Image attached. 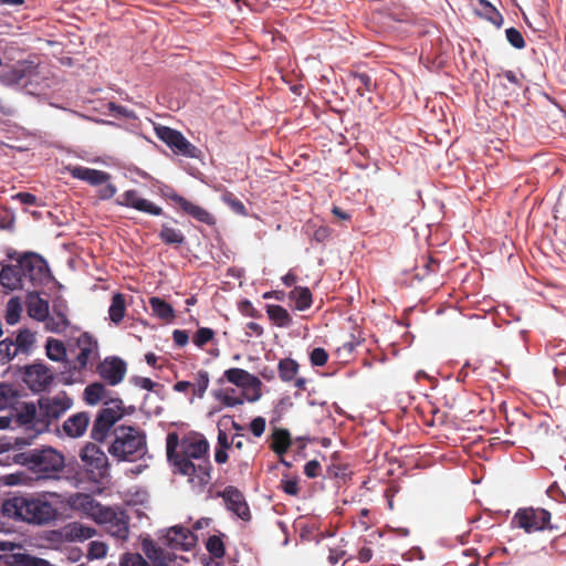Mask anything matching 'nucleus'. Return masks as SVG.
Instances as JSON below:
<instances>
[{"mask_svg": "<svg viewBox=\"0 0 566 566\" xmlns=\"http://www.w3.org/2000/svg\"><path fill=\"white\" fill-rule=\"evenodd\" d=\"M208 451L209 443L202 436L179 441L176 432L167 434V459L174 467V472L188 476V482L195 489L203 490L211 481L212 465Z\"/></svg>", "mask_w": 566, "mask_h": 566, "instance_id": "f257e3e1", "label": "nucleus"}, {"mask_svg": "<svg viewBox=\"0 0 566 566\" xmlns=\"http://www.w3.org/2000/svg\"><path fill=\"white\" fill-rule=\"evenodd\" d=\"M3 516L15 522L32 526H48L59 517L57 509L44 494H13L3 500L1 505Z\"/></svg>", "mask_w": 566, "mask_h": 566, "instance_id": "f03ea898", "label": "nucleus"}, {"mask_svg": "<svg viewBox=\"0 0 566 566\" xmlns=\"http://www.w3.org/2000/svg\"><path fill=\"white\" fill-rule=\"evenodd\" d=\"M73 406V399L66 391H59L53 396H41L38 403H28L24 407L25 421H30V438L50 431L52 424L57 422Z\"/></svg>", "mask_w": 566, "mask_h": 566, "instance_id": "7ed1b4c3", "label": "nucleus"}, {"mask_svg": "<svg viewBox=\"0 0 566 566\" xmlns=\"http://www.w3.org/2000/svg\"><path fill=\"white\" fill-rule=\"evenodd\" d=\"M113 436L108 452L118 461H136L147 451L146 434L139 428L118 426L114 429Z\"/></svg>", "mask_w": 566, "mask_h": 566, "instance_id": "20e7f679", "label": "nucleus"}, {"mask_svg": "<svg viewBox=\"0 0 566 566\" xmlns=\"http://www.w3.org/2000/svg\"><path fill=\"white\" fill-rule=\"evenodd\" d=\"M17 461L43 479L56 478L65 465L64 457L53 448L24 451L17 455Z\"/></svg>", "mask_w": 566, "mask_h": 566, "instance_id": "39448f33", "label": "nucleus"}, {"mask_svg": "<svg viewBox=\"0 0 566 566\" xmlns=\"http://www.w3.org/2000/svg\"><path fill=\"white\" fill-rule=\"evenodd\" d=\"M80 459L90 481L101 483L108 476V459L95 443H86L80 451Z\"/></svg>", "mask_w": 566, "mask_h": 566, "instance_id": "423d86ee", "label": "nucleus"}, {"mask_svg": "<svg viewBox=\"0 0 566 566\" xmlns=\"http://www.w3.org/2000/svg\"><path fill=\"white\" fill-rule=\"evenodd\" d=\"M102 408L92 427V438L95 441H104L109 429L118 421L123 415V401L120 399H109L104 401Z\"/></svg>", "mask_w": 566, "mask_h": 566, "instance_id": "0eeeda50", "label": "nucleus"}, {"mask_svg": "<svg viewBox=\"0 0 566 566\" xmlns=\"http://www.w3.org/2000/svg\"><path fill=\"white\" fill-rule=\"evenodd\" d=\"M0 566H53L44 558L35 557L15 543L0 539Z\"/></svg>", "mask_w": 566, "mask_h": 566, "instance_id": "6e6552de", "label": "nucleus"}, {"mask_svg": "<svg viewBox=\"0 0 566 566\" xmlns=\"http://www.w3.org/2000/svg\"><path fill=\"white\" fill-rule=\"evenodd\" d=\"M551 512L541 507H523L518 509L514 514L512 522L523 528L526 533H533L545 530H553L551 524Z\"/></svg>", "mask_w": 566, "mask_h": 566, "instance_id": "1a4fd4ad", "label": "nucleus"}, {"mask_svg": "<svg viewBox=\"0 0 566 566\" xmlns=\"http://www.w3.org/2000/svg\"><path fill=\"white\" fill-rule=\"evenodd\" d=\"M23 279H28L34 287L48 284L52 279L46 261L36 253H25L19 258Z\"/></svg>", "mask_w": 566, "mask_h": 566, "instance_id": "9d476101", "label": "nucleus"}, {"mask_svg": "<svg viewBox=\"0 0 566 566\" xmlns=\"http://www.w3.org/2000/svg\"><path fill=\"white\" fill-rule=\"evenodd\" d=\"M98 516L96 523L103 525L111 536L120 541L128 538L129 517L124 511L105 506Z\"/></svg>", "mask_w": 566, "mask_h": 566, "instance_id": "9b49d317", "label": "nucleus"}, {"mask_svg": "<svg viewBox=\"0 0 566 566\" xmlns=\"http://www.w3.org/2000/svg\"><path fill=\"white\" fill-rule=\"evenodd\" d=\"M157 137L169 146L174 153L189 158H198L200 150L186 139L178 130L167 126H158L155 128Z\"/></svg>", "mask_w": 566, "mask_h": 566, "instance_id": "f8f14e48", "label": "nucleus"}, {"mask_svg": "<svg viewBox=\"0 0 566 566\" xmlns=\"http://www.w3.org/2000/svg\"><path fill=\"white\" fill-rule=\"evenodd\" d=\"M22 377L33 392H42L53 382L54 374L43 363L35 361L22 368Z\"/></svg>", "mask_w": 566, "mask_h": 566, "instance_id": "ddd939ff", "label": "nucleus"}, {"mask_svg": "<svg viewBox=\"0 0 566 566\" xmlns=\"http://www.w3.org/2000/svg\"><path fill=\"white\" fill-rule=\"evenodd\" d=\"M76 344L80 352L75 358V369L78 371L91 370L99 359L97 339L90 333L84 332L78 336Z\"/></svg>", "mask_w": 566, "mask_h": 566, "instance_id": "4468645a", "label": "nucleus"}, {"mask_svg": "<svg viewBox=\"0 0 566 566\" xmlns=\"http://www.w3.org/2000/svg\"><path fill=\"white\" fill-rule=\"evenodd\" d=\"M126 371V363L117 356H108L96 365V373L109 386L120 384Z\"/></svg>", "mask_w": 566, "mask_h": 566, "instance_id": "2eb2a0df", "label": "nucleus"}, {"mask_svg": "<svg viewBox=\"0 0 566 566\" xmlns=\"http://www.w3.org/2000/svg\"><path fill=\"white\" fill-rule=\"evenodd\" d=\"M226 503V507L240 517L242 521L251 520V511L243 493L235 486L229 485L223 491L218 492Z\"/></svg>", "mask_w": 566, "mask_h": 566, "instance_id": "dca6fc26", "label": "nucleus"}, {"mask_svg": "<svg viewBox=\"0 0 566 566\" xmlns=\"http://www.w3.org/2000/svg\"><path fill=\"white\" fill-rule=\"evenodd\" d=\"M97 535L94 527L74 521L65 524L57 531H52V537L64 542H84Z\"/></svg>", "mask_w": 566, "mask_h": 566, "instance_id": "f3484780", "label": "nucleus"}, {"mask_svg": "<svg viewBox=\"0 0 566 566\" xmlns=\"http://www.w3.org/2000/svg\"><path fill=\"white\" fill-rule=\"evenodd\" d=\"M168 198L176 203L184 213L192 217L198 222L207 226H214L217 223V219L211 212L203 207L189 201L185 197L172 192L168 195Z\"/></svg>", "mask_w": 566, "mask_h": 566, "instance_id": "a211bd4d", "label": "nucleus"}, {"mask_svg": "<svg viewBox=\"0 0 566 566\" xmlns=\"http://www.w3.org/2000/svg\"><path fill=\"white\" fill-rule=\"evenodd\" d=\"M23 390L13 384L0 382V411H22L29 402L22 400Z\"/></svg>", "mask_w": 566, "mask_h": 566, "instance_id": "6ab92c4d", "label": "nucleus"}, {"mask_svg": "<svg viewBox=\"0 0 566 566\" xmlns=\"http://www.w3.org/2000/svg\"><path fill=\"white\" fill-rule=\"evenodd\" d=\"M118 203L124 207L133 208L140 212L151 214V216H160L163 214L161 207L157 206L150 200L143 198L138 190L129 189L126 190L120 198L118 199Z\"/></svg>", "mask_w": 566, "mask_h": 566, "instance_id": "aec40b11", "label": "nucleus"}, {"mask_svg": "<svg viewBox=\"0 0 566 566\" xmlns=\"http://www.w3.org/2000/svg\"><path fill=\"white\" fill-rule=\"evenodd\" d=\"M118 203L124 207L133 208L140 212L151 214V216H160L163 214L161 207L157 206L150 200L143 198L138 190L129 189L126 190L120 198L118 199Z\"/></svg>", "mask_w": 566, "mask_h": 566, "instance_id": "412c9836", "label": "nucleus"}, {"mask_svg": "<svg viewBox=\"0 0 566 566\" xmlns=\"http://www.w3.org/2000/svg\"><path fill=\"white\" fill-rule=\"evenodd\" d=\"M35 74V66L28 61H19L0 72V82L6 86L19 85Z\"/></svg>", "mask_w": 566, "mask_h": 566, "instance_id": "4be33fe9", "label": "nucleus"}, {"mask_svg": "<svg viewBox=\"0 0 566 566\" xmlns=\"http://www.w3.org/2000/svg\"><path fill=\"white\" fill-rule=\"evenodd\" d=\"M69 505L76 511L83 512L87 517L97 522L98 515L102 514L104 505L96 501L92 495L86 493H75L70 496Z\"/></svg>", "mask_w": 566, "mask_h": 566, "instance_id": "5701e85b", "label": "nucleus"}, {"mask_svg": "<svg viewBox=\"0 0 566 566\" xmlns=\"http://www.w3.org/2000/svg\"><path fill=\"white\" fill-rule=\"evenodd\" d=\"M90 415L87 412H77L69 417L63 422L62 430L64 434L70 438H80L86 432L90 424Z\"/></svg>", "mask_w": 566, "mask_h": 566, "instance_id": "b1692460", "label": "nucleus"}, {"mask_svg": "<svg viewBox=\"0 0 566 566\" xmlns=\"http://www.w3.org/2000/svg\"><path fill=\"white\" fill-rule=\"evenodd\" d=\"M69 171L73 178L86 181L92 186H98L106 182L109 175L105 171L92 169L83 166H74L69 168Z\"/></svg>", "mask_w": 566, "mask_h": 566, "instance_id": "393cba45", "label": "nucleus"}, {"mask_svg": "<svg viewBox=\"0 0 566 566\" xmlns=\"http://www.w3.org/2000/svg\"><path fill=\"white\" fill-rule=\"evenodd\" d=\"M23 275L19 261L17 264H9L2 268L0 272V284L10 290L22 287Z\"/></svg>", "mask_w": 566, "mask_h": 566, "instance_id": "a878e982", "label": "nucleus"}, {"mask_svg": "<svg viewBox=\"0 0 566 566\" xmlns=\"http://www.w3.org/2000/svg\"><path fill=\"white\" fill-rule=\"evenodd\" d=\"M167 541L174 548L188 551L195 544L192 533L181 526L171 527L167 534Z\"/></svg>", "mask_w": 566, "mask_h": 566, "instance_id": "bb28decb", "label": "nucleus"}, {"mask_svg": "<svg viewBox=\"0 0 566 566\" xmlns=\"http://www.w3.org/2000/svg\"><path fill=\"white\" fill-rule=\"evenodd\" d=\"M293 444V439L287 429L284 428H275L271 433V443L270 449L276 455H284L291 446Z\"/></svg>", "mask_w": 566, "mask_h": 566, "instance_id": "cd10ccee", "label": "nucleus"}, {"mask_svg": "<svg viewBox=\"0 0 566 566\" xmlns=\"http://www.w3.org/2000/svg\"><path fill=\"white\" fill-rule=\"evenodd\" d=\"M149 306L154 315L167 323L172 322L176 317L174 307L160 297H150Z\"/></svg>", "mask_w": 566, "mask_h": 566, "instance_id": "c85d7f7f", "label": "nucleus"}, {"mask_svg": "<svg viewBox=\"0 0 566 566\" xmlns=\"http://www.w3.org/2000/svg\"><path fill=\"white\" fill-rule=\"evenodd\" d=\"M22 415H24V408L22 411H8V415L0 416V430L21 428L30 434V421L22 419Z\"/></svg>", "mask_w": 566, "mask_h": 566, "instance_id": "c756f323", "label": "nucleus"}, {"mask_svg": "<svg viewBox=\"0 0 566 566\" xmlns=\"http://www.w3.org/2000/svg\"><path fill=\"white\" fill-rule=\"evenodd\" d=\"M14 347L17 348V353L22 355H30L34 344H35V334L30 329H20L13 339Z\"/></svg>", "mask_w": 566, "mask_h": 566, "instance_id": "7c9ffc66", "label": "nucleus"}, {"mask_svg": "<svg viewBox=\"0 0 566 566\" xmlns=\"http://www.w3.org/2000/svg\"><path fill=\"white\" fill-rule=\"evenodd\" d=\"M109 319L118 325L122 323L126 315V297L122 293H115L112 296L111 305L108 308Z\"/></svg>", "mask_w": 566, "mask_h": 566, "instance_id": "2f4dec72", "label": "nucleus"}, {"mask_svg": "<svg viewBox=\"0 0 566 566\" xmlns=\"http://www.w3.org/2000/svg\"><path fill=\"white\" fill-rule=\"evenodd\" d=\"M289 298L295 303L297 311H306L312 305V293L308 287L295 286L290 293Z\"/></svg>", "mask_w": 566, "mask_h": 566, "instance_id": "473e14b6", "label": "nucleus"}, {"mask_svg": "<svg viewBox=\"0 0 566 566\" xmlns=\"http://www.w3.org/2000/svg\"><path fill=\"white\" fill-rule=\"evenodd\" d=\"M107 389L104 384L95 381L84 389V400L90 406H95L107 397Z\"/></svg>", "mask_w": 566, "mask_h": 566, "instance_id": "72a5a7b5", "label": "nucleus"}, {"mask_svg": "<svg viewBox=\"0 0 566 566\" xmlns=\"http://www.w3.org/2000/svg\"><path fill=\"white\" fill-rule=\"evenodd\" d=\"M266 314L269 318L277 327H287L292 324V317L290 313L281 305L269 304L266 305Z\"/></svg>", "mask_w": 566, "mask_h": 566, "instance_id": "f704fd0d", "label": "nucleus"}, {"mask_svg": "<svg viewBox=\"0 0 566 566\" xmlns=\"http://www.w3.org/2000/svg\"><path fill=\"white\" fill-rule=\"evenodd\" d=\"M27 308L28 314L38 321H44L49 316V303L40 297H30Z\"/></svg>", "mask_w": 566, "mask_h": 566, "instance_id": "c9c22d12", "label": "nucleus"}, {"mask_svg": "<svg viewBox=\"0 0 566 566\" xmlns=\"http://www.w3.org/2000/svg\"><path fill=\"white\" fill-rule=\"evenodd\" d=\"M298 364L292 358H283L279 361L277 373L282 381L289 382L295 379L298 373Z\"/></svg>", "mask_w": 566, "mask_h": 566, "instance_id": "e433bc0d", "label": "nucleus"}, {"mask_svg": "<svg viewBox=\"0 0 566 566\" xmlns=\"http://www.w3.org/2000/svg\"><path fill=\"white\" fill-rule=\"evenodd\" d=\"M159 239L169 245H180L185 242L184 233L175 228L169 227L168 224H163L158 234Z\"/></svg>", "mask_w": 566, "mask_h": 566, "instance_id": "4c0bfd02", "label": "nucleus"}, {"mask_svg": "<svg viewBox=\"0 0 566 566\" xmlns=\"http://www.w3.org/2000/svg\"><path fill=\"white\" fill-rule=\"evenodd\" d=\"M350 80L359 96H364L366 92H371L374 90V83L367 73H352Z\"/></svg>", "mask_w": 566, "mask_h": 566, "instance_id": "58836bf2", "label": "nucleus"}, {"mask_svg": "<svg viewBox=\"0 0 566 566\" xmlns=\"http://www.w3.org/2000/svg\"><path fill=\"white\" fill-rule=\"evenodd\" d=\"M46 356L53 361H62L66 356L64 344L54 338H49L45 345Z\"/></svg>", "mask_w": 566, "mask_h": 566, "instance_id": "ea45409f", "label": "nucleus"}, {"mask_svg": "<svg viewBox=\"0 0 566 566\" xmlns=\"http://www.w3.org/2000/svg\"><path fill=\"white\" fill-rule=\"evenodd\" d=\"M22 313V304L19 297H11L6 306V322L14 325L19 322Z\"/></svg>", "mask_w": 566, "mask_h": 566, "instance_id": "a19ab883", "label": "nucleus"}, {"mask_svg": "<svg viewBox=\"0 0 566 566\" xmlns=\"http://www.w3.org/2000/svg\"><path fill=\"white\" fill-rule=\"evenodd\" d=\"M143 551L147 558L150 559L156 566L164 565V551L156 546V544L153 541H144Z\"/></svg>", "mask_w": 566, "mask_h": 566, "instance_id": "79ce46f5", "label": "nucleus"}, {"mask_svg": "<svg viewBox=\"0 0 566 566\" xmlns=\"http://www.w3.org/2000/svg\"><path fill=\"white\" fill-rule=\"evenodd\" d=\"M261 386V380L256 376L250 374L249 378H247L240 387L252 392V395L248 396L247 399L253 402L259 400L262 396Z\"/></svg>", "mask_w": 566, "mask_h": 566, "instance_id": "37998d69", "label": "nucleus"}, {"mask_svg": "<svg viewBox=\"0 0 566 566\" xmlns=\"http://www.w3.org/2000/svg\"><path fill=\"white\" fill-rule=\"evenodd\" d=\"M15 356H18L17 348L13 344L12 337H7L0 340V365L10 363Z\"/></svg>", "mask_w": 566, "mask_h": 566, "instance_id": "c03bdc74", "label": "nucleus"}, {"mask_svg": "<svg viewBox=\"0 0 566 566\" xmlns=\"http://www.w3.org/2000/svg\"><path fill=\"white\" fill-rule=\"evenodd\" d=\"M210 382L209 374L207 370H199L196 375L195 382L191 384L193 395L202 398L208 389Z\"/></svg>", "mask_w": 566, "mask_h": 566, "instance_id": "a18cd8bd", "label": "nucleus"}, {"mask_svg": "<svg viewBox=\"0 0 566 566\" xmlns=\"http://www.w3.org/2000/svg\"><path fill=\"white\" fill-rule=\"evenodd\" d=\"M206 548L214 558H222L226 554L223 541L218 535H211L208 538Z\"/></svg>", "mask_w": 566, "mask_h": 566, "instance_id": "49530a36", "label": "nucleus"}, {"mask_svg": "<svg viewBox=\"0 0 566 566\" xmlns=\"http://www.w3.org/2000/svg\"><path fill=\"white\" fill-rule=\"evenodd\" d=\"M214 337V331L209 327H200L192 336V342L199 348H202L207 343L211 342Z\"/></svg>", "mask_w": 566, "mask_h": 566, "instance_id": "de8ad7c7", "label": "nucleus"}, {"mask_svg": "<svg viewBox=\"0 0 566 566\" xmlns=\"http://www.w3.org/2000/svg\"><path fill=\"white\" fill-rule=\"evenodd\" d=\"M249 371L241 368H230L224 371L226 379L238 387H240L241 384H243V381L249 378Z\"/></svg>", "mask_w": 566, "mask_h": 566, "instance_id": "09e8293b", "label": "nucleus"}, {"mask_svg": "<svg viewBox=\"0 0 566 566\" xmlns=\"http://www.w3.org/2000/svg\"><path fill=\"white\" fill-rule=\"evenodd\" d=\"M69 325L67 317L60 313L57 317H49L46 319V328L54 333H62Z\"/></svg>", "mask_w": 566, "mask_h": 566, "instance_id": "8fccbe9b", "label": "nucleus"}, {"mask_svg": "<svg viewBox=\"0 0 566 566\" xmlns=\"http://www.w3.org/2000/svg\"><path fill=\"white\" fill-rule=\"evenodd\" d=\"M108 547L104 542L93 541L88 545L87 557L91 559L104 558L107 555Z\"/></svg>", "mask_w": 566, "mask_h": 566, "instance_id": "3c124183", "label": "nucleus"}, {"mask_svg": "<svg viewBox=\"0 0 566 566\" xmlns=\"http://www.w3.org/2000/svg\"><path fill=\"white\" fill-rule=\"evenodd\" d=\"M222 200L227 203L234 212L245 216L247 209L241 200H239L232 192L227 191L222 195Z\"/></svg>", "mask_w": 566, "mask_h": 566, "instance_id": "603ef678", "label": "nucleus"}, {"mask_svg": "<svg viewBox=\"0 0 566 566\" xmlns=\"http://www.w3.org/2000/svg\"><path fill=\"white\" fill-rule=\"evenodd\" d=\"M505 35H506V40L513 48L518 49V50H522L525 48V45H526L525 40H524L522 33L517 29H515V28L506 29Z\"/></svg>", "mask_w": 566, "mask_h": 566, "instance_id": "864d4df0", "label": "nucleus"}, {"mask_svg": "<svg viewBox=\"0 0 566 566\" xmlns=\"http://www.w3.org/2000/svg\"><path fill=\"white\" fill-rule=\"evenodd\" d=\"M120 566H150L138 553H126L120 559Z\"/></svg>", "mask_w": 566, "mask_h": 566, "instance_id": "5fc2aeb1", "label": "nucleus"}, {"mask_svg": "<svg viewBox=\"0 0 566 566\" xmlns=\"http://www.w3.org/2000/svg\"><path fill=\"white\" fill-rule=\"evenodd\" d=\"M281 489L289 495L297 496L300 493L297 478L290 479L287 474L281 480Z\"/></svg>", "mask_w": 566, "mask_h": 566, "instance_id": "6e6d98bb", "label": "nucleus"}, {"mask_svg": "<svg viewBox=\"0 0 566 566\" xmlns=\"http://www.w3.org/2000/svg\"><path fill=\"white\" fill-rule=\"evenodd\" d=\"M310 360L313 366L322 367L328 360L327 352L322 347H316L311 352Z\"/></svg>", "mask_w": 566, "mask_h": 566, "instance_id": "4d7b16f0", "label": "nucleus"}, {"mask_svg": "<svg viewBox=\"0 0 566 566\" xmlns=\"http://www.w3.org/2000/svg\"><path fill=\"white\" fill-rule=\"evenodd\" d=\"M321 463L317 460H311L304 467V474L308 479H314L321 474Z\"/></svg>", "mask_w": 566, "mask_h": 566, "instance_id": "13d9d810", "label": "nucleus"}, {"mask_svg": "<svg viewBox=\"0 0 566 566\" xmlns=\"http://www.w3.org/2000/svg\"><path fill=\"white\" fill-rule=\"evenodd\" d=\"M265 427H266V421L263 417H256L250 423L251 432L253 433V436H255L258 438L264 433Z\"/></svg>", "mask_w": 566, "mask_h": 566, "instance_id": "bf43d9fd", "label": "nucleus"}, {"mask_svg": "<svg viewBox=\"0 0 566 566\" xmlns=\"http://www.w3.org/2000/svg\"><path fill=\"white\" fill-rule=\"evenodd\" d=\"M13 200H18L22 205L27 206H38V198L33 193L30 192H18L12 196Z\"/></svg>", "mask_w": 566, "mask_h": 566, "instance_id": "052dcab7", "label": "nucleus"}, {"mask_svg": "<svg viewBox=\"0 0 566 566\" xmlns=\"http://www.w3.org/2000/svg\"><path fill=\"white\" fill-rule=\"evenodd\" d=\"M130 382L139 388H143V389H146L149 391H151L154 389V387L157 386V384L154 382L150 378L140 377V376L132 377Z\"/></svg>", "mask_w": 566, "mask_h": 566, "instance_id": "680f3d73", "label": "nucleus"}, {"mask_svg": "<svg viewBox=\"0 0 566 566\" xmlns=\"http://www.w3.org/2000/svg\"><path fill=\"white\" fill-rule=\"evenodd\" d=\"M476 1L485 10V13H486L489 20H491L492 22L495 23L494 17H496L500 19V21H502V15L489 1H486V0H476Z\"/></svg>", "mask_w": 566, "mask_h": 566, "instance_id": "e2e57ef3", "label": "nucleus"}, {"mask_svg": "<svg viewBox=\"0 0 566 566\" xmlns=\"http://www.w3.org/2000/svg\"><path fill=\"white\" fill-rule=\"evenodd\" d=\"M172 339L176 346L184 347L189 342V334L185 329H175L172 332Z\"/></svg>", "mask_w": 566, "mask_h": 566, "instance_id": "0e129e2a", "label": "nucleus"}, {"mask_svg": "<svg viewBox=\"0 0 566 566\" xmlns=\"http://www.w3.org/2000/svg\"><path fill=\"white\" fill-rule=\"evenodd\" d=\"M263 333V327L255 322H249L245 325V335L248 337H261Z\"/></svg>", "mask_w": 566, "mask_h": 566, "instance_id": "69168bd1", "label": "nucleus"}, {"mask_svg": "<svg viewBox=\"0 0 566 566\" xmlns=\"http://www.w3.org/2000/svg\"><path fill=\"white\" fill-rule=\"evenodd\" d=\"M219 399L227 407H235L244 402L243 398L231 396L228 392L221 395Z\"/></svg>", "mask_w": 566, "mask_h": 566, "instance_id": "338daca9", "label": "nucleus"}, {"mask_svg": "<svg viewBox=\"0 0 566 566\" xmlns=\"http://www.w3.org/2000/svg\"><path fill=\"white\" fill-rule=\"evenodd\" d=\"M216 448H222V449H231L232 448V439H229L226 431L222 429H219L218 437H217V447Z\"/></svg>", "mask_w": 566, "mask_h": 566, "instance_id": "774afa93", "label": "nucleus"}]
</instances>
